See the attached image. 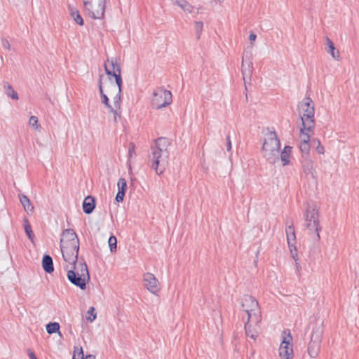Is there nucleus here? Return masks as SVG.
Instances as JSON below:
<instances>
[{
    "mask_svg": "<svg viewBox=\"0 0 359 359\" xmlns=\"http://www.w3.org/2000/svg\"><path fill=\"white\" fill-rule=\"evenodd\" d=\"M60 249L62 257L66 262L72 264L79 260L78 258L79 245H62Z\"/></svg>",
    "mask_w": 359,
    "mask_h": 359,
    "instance_id": "nucleus-12",
    "label": "nucleus"
},
{
    "mask_svg": "<svg viewBox=\"0 0 359 359\" xmlns=\"http://www.w3.org/2000/svg\"><path fill=\"white\" fill-rule=\"evenodd\" d=\"M170 141L165 137H159L155 140L154 146L151 147L149 154L148 164L158 175L166 169L168 164L169 151L168 147Z\"/></svg>",
    "mask_w": 359,
    "mask_h": 359,
    "instance_id": "nucleus-2",
    "label": "nucleus"
},
{
    "mask_svg": "<svg viewBox=\"0 0 359 359\" xmlns=\"http://www.w3.org/2000/svg\"><path fill=\"white\" fill-rule=\"evenodd\" d=\"M91 5L93 7L92 12H93V13H92L90 11L84 9L86 13L90 18L95 20L103 19L104 17L106 0H96V1H91Z\"/></svg>",
    "mask_w": 359,
    "mask_h": 359,
    "instance_id": "nucleus-10",
    "label": "nucleus"
},
{
    "mask_svg": "<svg viewBox=\"0 0 359 359\" xmlns=\"http://www.w3.org/2000/svg\"><path fill=\"white\" fill-rule=\"evenodd\" d=\"M109 246L110 248V251L111 252H116L117 250V239L116 236H111L108 241Z\"/></svg>",
    "mask_w": 359,
    "mask_h": 359,
    "instance_id": "nucleus-32",
    "label": "nucleus"
},
{
    "mask_svg": "<svg viewBox=\"0 0 359 359\" xmlns=\"http://www.w3.org/2000/svg\"><path fill=\"white\" fill-rule=\"evenodd\" d=\"M72 268L67 269V279L69 281L81 290L86 288V283L90 280V275L87 264L83 259L71 264Z\"/></svg>",
    "mask_w": 359,
    "mask_h": 359,
    "instance_id": "nucleus-3",
    "label": "nucleus"
},
{
    "mask_svg": "<svg viewBox=\"0 0 359 359\" xmlns=\"http://www.w3.org/2000/svg\"><path fill=\"white\" fill-rule=\"evenodd\" d=\"M298 109L303 126L300 129L301 134H304V130L313 132L315 126V108L313 100L309 97H304L299 102Z\"/></svg>",
    "mask_w": 359,
    "mask_h": 359,
    "instance_id": "nucleus-5",
    "label": "nucleus"
},
{
    "mask_svg": "<svg viewBox=\"0 0 359 359\" xmlns=\"http://www.w3.org/2000/svg\"><path fill=\"white\" fill-rule=\"evenodd\" d=\"M144 287L151 293L156 294L160 291V284L158 279L151 273H146L143 276Z\"/></svg>",
    "mask_w": 359,
    "mask_h": 359,
    "instance_id": "nucleus-13",
    "label": "nucleus"
},
{
    "mask_svg": "<svg viewBox=\"0 0 359 359\" xmlns=\"http://www.w3.org/2000/svg\"><path fill=\"white\" fill-rule=\"evenodd\" d=\"M172 102V93L170 91L159 88L153 93L151 105L156 109L165 107Z\"/></svg>",
    "mask_w": 359,
    "mask_h": 359,
    "instance_id": "nucleus-8",
    "label": "nucleus"
},
{
    "mask_svg": "<svg viewBox=\"0 0 359 359\" xmlns=\"http://www.w3.org/2000/svg\"><path fill=\"white\" fill-rule=\"evenodd\" d=\"M302 169L306 176L310 175L311 178L316 179L317 173L313 167V162L309 156H302L301 160Z\"/></svg>",
    "mask_w": 359,
    "mask_h": 359,
    "instance_id": "nucleus-17",
    "label": "nucleus"
},
{
    "mask_svg": "<svg viewBox=\"0 0 359 359\" xmlns=\"http://www.w3.org/2000/svg\"><path fill=\"white\" fill-rule=\"evenodd\" d=\"M262 317L257 319V321H254L252 318L248 319L245 323V331L246 336L252 339L254 341L257 339L261 333V323Z\"/></svg>",
    "mask_w": 359,
    "mask_h": 359,
    "instance_id": "nucleus-11",
    "label": "nucleus"
},
{
    "mask_svg": "<svg viewBox=\"0 0 359 359\" xmlns=\"http://www.w3.org/2000/svg\"><path fill=\"white\" fill-rule=\"evenodd\" d=\"M305 226L310 235L314 234V239L319 241L320 239L319 232L321 231V226L319 223L318 210L314 206H308L305 214Z\"/></svg>",
    "mask_w": 359,
    "mask_h": 359,
    "instance_id": "nucleus-6",
    "label": "nucleus"
},
{
    "mask_svg": "<svg viewBox=\"0 0 359 359\" xmlns=\"http://www.w3.org/2000/svg\"><path fill=\"white\" fill-rule=\"evenodd\" d=\"M286 236L288 247L292 255V258L297 257V249L295 245L296 244V236L294 228L292 225L288 226L286 229Z\"/></svg>",
    "mask_w": 359,
    "mask_h": 359,
    "instance_id": "nucleus-16",
    "label": "nucleus"
},
{
    "mask_svg": "<svg viewBox=\"0 0 359 359\" xmlns=\"http://www.w3.org/2000/svg\"><path fill=\"white\" fill-rule=\"evenodd\" d=\"M134 151V145L131 144V147L129 148V154L131 156L132 152Z\"/></svg>",
    "mask_w": 359,
    "mask_h": 359,
    "instance_id": "nucleus-47",
    "label": "nucleus"
},
{
    "mask_svg": "<svg viewBox=\"0 0 359 359\" xmlns=\"http://www.w3.org/2000/svg\"><path fill=\"white\" fill-rule=\"evenodd\" d=\"M19 199L26 212L32 214L34 211V206L29 198L24 194H20Z\"/></svg>",
    "mask_w": 359,
    "mask_h": 359,
    "instance_id": "nucleus-22",
    "label": "nucleus"
},
{
    "mask_svg": "<svg viewBox=\"0 0 359 359\" xmlns=\"http://www.w3.org/2000/svg\"><path fill=\"white\" fill-rule=\"evenodd\" d=\"M253 64L252 62L250 60L248 62L244 61V57H243L242 62V74L243 76V80L245 83H246L247 79L250 80L252 70H253Z\"/></svg>",
    "mask_w": 359,
    "mask_h": 359,
    "instance_id": "nucleus-19",
    "label": "nucleus"
},
{
    "mask_svg": "<svg viewBox=\"0 0 359 359\" xmlns=\"http://www.w3.org/2000/svg\"><path fill=\"white\" fill-rule=\"evenodd\" d=\"M69 12L70 16L74 19V20L78 25H83V19L81 17V15H80V13L79 12V11L76 8L72 7L69 6Z\"/></svg>",
    "mask_w": 359,
    "mask_h": 359,
    "instance_id": "nucleus-27",
    "label": "nucleus"
},
{
    "mask_svg": "<svg viewBox=\"0 0 359 359\" xmlns=\"http://www.w3.org/2000/svg\"><path fill=\"white\" fill-rule=\"evenodd\" d=\"M29 124L35 130H39L41 128V126L38 124V118L36 116H32L29 118Z\"/></svg>",
    "mask_w": 359,
    "mask_h": 359,
    "instance_id": "nucleus-33",
    "label": "nucleus"
},
{
    "mask_svg": "<svg viewBox=\"0 0 359 359\" xmlns=\"http://www.w3.org/2000/svg\"><path fill=\"white\" fill-rule=\"evenodd\" d=\"M95 309L93 306L90 307L88 311V314L89 316L87 317V320L90 323H92L93 321H94L96 319L97 315H96V313L95 312Z\"/></svg>",
    "mask_w": 359,
    "mask_h": 359,
    "instance_id": "nucleus-35",
    "label": "nucleus"
},
{
    "mask_svg": "<svg viewBox=\"0 0 359 359\" xmlns=\"http://www.w3.org/2000/svg\"><path fill=\"white\" fill-rule=\"evenodd\" d=\"M28 355H29V359H37L35 354L30 350H29Z\"/></svg>",
    "mask_w": 359,
    "mask_h": 359,
    "instance_id": "nucleus-44",
    "label": "nucleus"
},
{
    "mask_svg": "<svg viewBox=\"0 0 359 359\" xmlns=\"http://www.w3.org/2000/svg\"><path fill=\"white\" fill-rule=\"evenodd\" d=\"M104 69L109 76H113L115 79L116 83L109 82L106 90V93L113 97L114 107L112 110H109L114 115V122H117L121 115V92L123 81L121 78V70L120 65L116 59H107L104 62Z\"/></svg>",
    "mask_w": 359,
    "mask_h": 359,
    "instance_id": "nucleus-1",
    "label": "nucleus"
},
{
    "mask_svg": "<svg viewBox=\"0 0 359 359\" xmlns=\"http://www.w3.org/2000/svg\"><path fill=\"white\" fill-rule=\"evenodd\" d=\"M283 339L279 347V355L282 359H292L293 358L292 337L289 330L283 332Z\"/></svg>",
    "mask_w": 359,
    "mask_h": 359,
    "instance_id": "nucleus-9",
    "label": "nucleus"
},
{
    "mask_svg": "<svg viewBox=\"0 0 359 359\" xmlns=\"http://www.w3.org/2000/svg\"><path fill=\"white\" fill-rule=\"evenodd\" d=\"M1 44H2V46L6 48V49H8V50H10L11 49V45H10V43L9 41L6 39H3L1 40Z\"/></svg>",
    "mask_w": 359,
    "mask_h": 359,
    "instance_id": "nucleus-38",
    "label": "nucleus"
},
{
    "mask_svg": "<svg viewBox=\"0 0 359 359\" xmlns=\"http://www.w3.org/2000/svg\"><path fill=\"white\" fill-rule=\"evenodd\" d=\"M292 147L290 146H285L283 150L280 153V160L283 162V165L285 166L290 163V156L292 153Z\"/></svg>",
    "mask_w": 359,
    "mask_h": 359,
    "instance_id": "nucleus-25",
    "label": "nucleus"
},
{
    "mask_svg": "<svg viewBox=\"0 0 359 359\" xmlns=\"http://www.w3.org/2000/svg\"><path fill=\"white\" fill-rule=\"evenodd\" d=\"M124 196L125 193L122 192V191H118V193L116 194L115 199L118 203H120L123 201Z\"/></svg>",
    "mask_w": 359,
    "mask_h": 359,
    "instance_id": "nucleus-37",
    "label": "nucleus"
},
{
    "mask_svg": "<svg viewBox=\"0 0 359 359\" xmlns=\"http://www.w3.org/2000/svg\"><path fill=\"white\" fill-rule=\"evenodd\" d=\"M95 208V200L91 196L85 198L83 202V210L86 214H90Z\"/></svg>",
    "mask_w": 359,
    "mask_h": 359,
    "instance_id": "nucleus-21",
    "label": "nucleus"
},
{
    "mask_svg": "<svg viewBox=\"0 0 359 359\" xmlns=\"http://www.w3.org/2000/svg\"><path fill=\"white\" fill-rule=\"evenodd\" d=\"M172 3L180 7L184 11L191 13L193 6L186 0H171Z\"/></svg>",
    "mask_w": 359,
    "mask_h": 359,
    "instance_id": "nucleus-28",
    "label": "nucleus"
},
{
    "mask_svg": "<svg viewBox=\"0 0 359 359\" xmlns=\"http://www.w3.org/2000/svg\"><path fill=\"white\" fill-rule=\"evenodd\" d=\"M231 142L229 135H228L226 137V150L228 151H231Z\"/></svg>",
    "mask_w": 359,
    "mask_h": 359,
    "instance_id": "nucleus-41",
    "label": "nucleus"
},
{
    "mask_svg": "<svg viewBox=\"0 0 359 359\" xmlns=\"http://www.w3.org/2000/svg\"><path fill=\"white\" fill-rule=\"evenodd\" d=\"M78 348H75L72 359H79V358H76V355H78Z\"/></svg>",
    "mask_w": 359,
    "mask_h": 359,
    "instance_id": "nucleus-45",
    "label": "nucleus"
},
{
    "mask_svg": "<svg viewBox=\"0 0 359 359\" xmlns=\"http://www.w3.org/2000/svg\"><path fill=\"white\" fill-rule=\"evenodd\" d=\"M60 330V324L57 322L49 323L46 325V331L48 334H51L59 332Z\"/></svg>",
    "mask_w": 359,
    "mask_h": 359,
    "instance_id": "nucleus-30",
    "label": "nucleus"
},
{
    "mask_svg": "<svg viewBox=\"0 0 359 359\" xmlns=\"http://www.w3.org/2000/svg\"><path fill=\"white\" fill-rule=\"evenodd\" d=\"M256 38H257L256 34L254 32H251V33L250 34V36H249V40L252 42V41H255Z\"/></svg>",
    "mask_w": 359,
    "mask_h": 359,
    "instance_id": "nucleus-43",
    "label": "nucleus"
},
{
    "mask_svg": "<svg viewBox=\"0 0 359 359\" xmlns=\"http://www.w3.org/2000/svg\"><path fill=\"white\" fill-rule=\"evenodd\" d=\"M310 133L304 130V134H302L303 138L299 144V149L304 154V156H309L310 150V144L309 143L310 140Z\"/></svg>",
    "mask_w": 359,
    "mask_h": 359,
    "instance_id": "nucleus-20",
    "label": "nucleus"
},
{
    "mask_svg": "<svg viewBox=\"0 0 359 359\" xmlns=\"http://www.w3.org/2000/svg\"><path fill=\"white\" fill-rule=\"evenodd\" d=\"M118 191H122V192L126 193L127 189V182L124 178H120L118 182Z\"/></svg>",
    "mask_w": 359,
    "mask_h": 359,
    "instance_id": "nucleus-34",
    "label": "nucleus"
},
{
    "mask_svg": "<svg viewBox=\"0 0 359 359\" xmlns=\"http://www.w3.org/2000/svg\"><path fill=\"white\" fill-rule=\"evenodd\" d=\"M323 334V323H315L314 326L312 327L311 340L316 341V342L321 343Z\"/></svg>",
    "mask_w": 359,
    "mask_h": 359,
    "instance_id": "nucleus-18",
    "label": "nucleus"
},
{
    "mask_svg": "<svg viewBox=\"0 0 359 359\" xmlns=\"http://www.w3.org/2000/svg\"><path fill=\"white\" fill-rule=\"evenodd\" d=\"M62 238L60 239V246L62 245H79V240L76 232L72 229H65L62 232Z\"/></svg>",
    "mask_w": 359,
    "mask_h": 359,
    "instance_id": "nucleus-15",
    "label": "nucleus"
},
{
    "mask_svg": "<svg viewBox=\"0 0 359 359\" xmlns=\"http://www.w3.org/2000/svg\"><path fill=\"white\" fill-rule=\"evenodd\" d=\"M320 344L313 341H310L308 345V353L311 358H316L320 351Z\"/></svg>",
    "mask_w": 359,
    "mask_h": 359,
    "instance_id": "nucleus-24",
    "label": "nucleus"
},
{
    "mask_svg": "<svg viewBox=\"0 0 359 359\" xmlns=\"http://www.w3.org/2000/svg\"><path fill=\"white\" fill-rule=\"evenodd\" d=\"M78 355H79V358H81V359H86V358H84L83 351L82 347H80L79 348H78Z\"/></svg>",
    "mask_w": 359,
    "mask_h": 359,
    "instance_id": "nucleus-42",
    "label": "nucleus"
},
{
    "mask_svg": "<svg viewBox=\"0 0 359 359\" xmlns=\"http://www.w3.org/2000/svg\"><path fill=\"white\" fill-rule=\"evenodd\" d=\"M42 266L43 270L48 273H50L54 271L53 259L50 255H45L43 257Z\"/></svg>",
    "mask_w": 359,
    "mask_h": 359,
    "instance_id": "nucleus-23",
    "label": "nucleus"
},
{
    "mask_svg": "<svg viewBox=\"0 0 359 359\" xmlns=\"http://www.w3.org/2000/svg\"><path fill=\"white\" fill-rule=\"evenodd\" d=\"M241 304L243 311L248 315V319L252 318L254 321H257V319L262 317L258 302L253 297L244 295Z\"/></svg>",
    "mask_w": 359,
    "mask_h": 359,
    "instance_id": "nucleus-7",
    "label": "nucleus"
},
{
    "mask_svg": "<svg viewBox=\"0 0 359 359\" xmlns=\"http://www.w3.org/2000/svg\"><path fill=\"white\" fill-rule=\"evenodd\" d=\"M280 142L275 131H269L262 147V156L270 163H276L279 161Z\"/></svg>",
    "mask_w": 359,
    "mask_h": 359,
    "instance_id": "nucleus-4",
    "label": "nucleus"
},
{
    "mask_svg": "<svg viewBox=\"0 0 359 359\" xmlns=\"http://www.w3.org/2000/svg\"><path fill=\"white\" fill-rule=\"evenodd\" d=\"M4 87L6 90V94L7 96L11 97L13 100H18V93L8 82H5L4 83Z\"/></svg>",
    "mask_w": 359,
    "mask_h": 359,
    "instance_id": "nucleus-29",
    "label": "nucleus"
},
{
    "mask_svg": "<svg viewBox=\"0 0 359 359\" xmlns=\"http://www.w3.org/2000/svg\"><path fill=\"white\" fill-rule=\"evenodd\" d=\"M326 43L327 45V48L326 49L327 52L330 53L334 59L339 60V51L336 50L333 42L327 37L326 38Z\"/></svg>",
    "mask_w": 359,
    "mask_h": 359,
    "instance_id": "nucleus-26",
    "label": "nucleus"
},
{
    "mask_svg": "<svg viewBox=\"0 0 359 359\" xmlns=\"http://www.w3.org/2000/svg\"><path fill=\"white\" fill-rule=\"evenodd\" d=\"M104 75H102V74L100 75V78H99V81H98V86H99L101 101H102V103L104 105V107L108 110H112L113 107L110 104L108 96L104 93V91H106V90L107 89L109 83L113 82V81H111L110 77L109 78V81H106L104 82Z\"/></svg>",
    "mask_w": 359,
    "mask_h": 359,
    "instance_id": "nucleus-14",
    "label": "nucleus"
},
{
    "mask_svg": "<svg viewBox=\"0 0 359 359\" xmlns=\"http://www.w3.org/2000/svg\"><path fill=\"white\" fill-rule=\"evenodd\" d=\"M86 359H95V356L93 355H87L86 357H85Z\"/></svg>",
    "mask_w": 359,
    "mask_h": 359,
    "instance_id": "nucleus-46",
    "label": "nucleus"
},
{
    "mask_svg": "<svg viewBox=\"0 0 359 359\" xmlns=\"http://www.w3.org/2000/svg\"><path fill=\"white\" fill-rule=\"evenodd\" d=\"M318 145L316 147V151L318 154H323L325 153L324 147L320 144L319 141H318Z\"/></svg>",
    "mask_w": 359,
    "mask_h": 359,
    "instance_id": "nucleus-39",
    "label": "nucleus"
},
{
    "mask_svg": "<svg viewBox=\"0 0 359 359\" xmlns=\"http://www.w3.org/2000/svg\"><path fill=\"white\" fill-rule=\"evenodd\" d=\"M203 24L202 22H195V29L197 34V38H200L201 33L203 30Z\"/></svg>",
    "mask_w": 359,
    "mask_h": 359,
    "instance_id": "nucleus-36",
    "label": "nucleus"
},
{
    "mask_svg": "<svg viewBox=\"0 0 359 359\" xmlns=\"http://www.w3.org/2000/svg\"><path fill=\"white\" fill-rule=\"evenodd\" d=\"M24 228H25V231L26 234L27 235L29 239L32 241L34 234H33V231L32 230L31 226H30L27 219H24Z\"/></svg>",
    "mask_w": 359,
    "mask_h": 359,
    "instance_id": "nucleus-31",
    "label": "nucleus"
},
{
    "mask_svg": "<svg viewBox=\"0 0 359 359\" xmlns=\"http://www.w3.org/2000/svg\"><path fill=\"white\" fill-rule=\"evenodd\" d=\"M293 259L295 261V266H296L297 271L299 275H300V271L302 269V266H301V264L298 262V256Z\"/></svg>",
    "mask_w": 359,
    "mask_h": 359,
    "instance_id": "nucleus-40",
    "label": "nucleus"
}]
</instances>
